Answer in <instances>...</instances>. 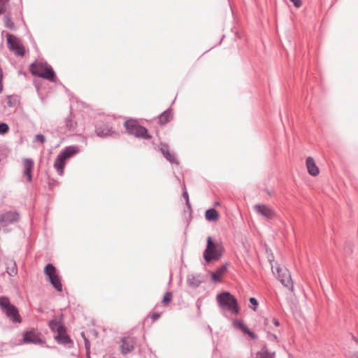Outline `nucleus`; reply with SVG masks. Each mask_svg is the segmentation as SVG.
Returning <instances> with one entry per match:
<instances>
[{
	"instance_id": "1",
	"label": "nucleus",
	"mask_w": 358,
	"mask_h": 358,
	"mask_svg": "<svg viewBox=\"0 0 358 358\" xmlns=\"http://www.w3.org/2000/svg\"><path fill=\"white\" fill-rule=\"evenodd\" d=\"M217 302L219 306L227 310L234 315L239 312L238 301L235 296L229 292H223L216 296Z\"/></svg>"
},
{
	"instance_id": "2",
	"label": "nucleus",
	"mask_w": 358,
	"mask_h": 358,
	"mask_svg": "<svg viewBox=\"0 0 358 358\" xmlns=\"http://www.w3.org/2000/svg\"><path fill=\"white\" fill-rule=\"evenodd\" d=\"M224 247L220 242L214 243L210 236L207 238L206 248L203 257L207 262L218 260L223 254Z\"/></svg>"
},
{
	"instance_id": "3",
	"label": "nucleus",
	"mask_w": 358,
	"mask_h": 358,
	"mask_svg": "<svg viewBox=\"0 0 358 358\" xmlns=\"http://www.w3.org/2000/svg\"><path fill=\"white\" fill-rule=\"evenodd\" d=\"M0 308L6 317L13 323H21L22 318L17 308L12 304L8 297L0 296Z\"/></svg>"
},
{
	"instance_id": "4",
	"label": "nucleus",
	"mask_w": 358,
	"mask_h": 358,
	"mask_svg": "<svg viewBox=\"0 0 358 358\" xmlns=\"http://www.w3.org/2000/svg\"><path fill=\"white\" fill-rule=\"evenodd\" d=\"M30 71L31 74L47 79L51 82H55L57 80L54 70L47 64L33 63L30 66Z\"/></svg>"
},
{
	"instance_id": "5",
	"label": "nucleus",
	"mask_w": 358,
	"mask_h": 358,
	"mask_svg": "<svg viewBox=\"0 0 358 358\" xmlns=\"http://www.w3.org/2000/svg\"><path fill=\"white\" fill-rule=\"evenodd\" d=\"M79 152L78 146H68L65 148L57 157L55 160L54 167L59 175L62 176L64 173L66 160Z\"/></svg>"
},
{
	"instance_id": "6",
	"label": "nucleus",
	"mask_w": 358,
	"mask_h": 358,
	"mask_svg": "<svg viewBox=\"0 0 358 358\" xmlns=\"http://www.w3.org/2000/svg\"><path fill=\"white\" fill-rule=\"evenodd\" d=\"M124 126L130 135H134L137 138L150 139L152 138L151 135L148 133L145 127L140 125L137 121L134 120H126Z\"/></svg>"
},
{
	"instance_id": "7",
	"label": "nucleus",
	"mask_w": 358,
	"mask_h": 358,
	"mask_svg": "<svg viewBox=\"0 0 358 358\" xmlns=\"http://www.w3.org/2000/svg\"><path fill=\"white\" fill-rule=\"evenodd\" d=\"M44 273L53 287L57 291L61 292L62 290V284L61 278L57 273L56 268L52 264H48L44 268Z\"/></svg>"
},
{
	"instance_id": "8",
	"label": "nucleus",
	"mask_w": 358,
	"mask_h": 358,
	"mask_svg": "<svg viewBox=\"0 0 358 358\" xmlns=\"http://www.w3.org/2000/svg\"><path fill=\"white\" fill-rule=\"evenodd\" d=\"M6 36L9 50L17 56H24L25 53L24 48L20 43L19 39L10 34H7Z\"/></svg>"
},
{
	"instance_id": "9",
	"label": "nucleus",
	"mask_w": 358,
	"mask_h": 358,
	"mask_svg": "<svg viewBox=\"0 0 358 358\" xmlns=\"http://www.w3.org/2000/svg\"><path fill=\"white\" fill-rule=\"evenodd\" d=\"M278 278L281 283L288 289H292L293 283L289 271L285 268H276Z\"/></svg>"
},
{
	"instance_id": "10",
	"label": "nucleus",
	"mask_w": 358,
	"mask_h": 358,
	"mask_svg": "<svg viewBox=\"0 0 358 358\" xmlns=\"http://www.w3.org/2000/svg\"><path fill=\"white\" fill-rule=\"evenodd\" d=\"M255 212L266 220H271L275 216V212L273 208L265 204H256L254 206Z\"/></svg>"
},
{
	"instance_id": "11",
	"label": "nucleus",
	"mask_w": 358,
	"mask_h": 358,
	"mask_svg": "<svg viewBox=\"0 0 358 358\" xmlns=\"http://www.w3.org/2000/svg\"><path fill=\"white\" fill-rule=\"evenodd\" d=\"M22 342L36 345L43 343L40 334L34 329L24 332Z\"/></svg>"
},
{
	"instance_id": "12",
	"label": "nucleus",
	"mask_w": 358,
	"mask_h": 358,
	"mask_svg": "<svg viewBox=\"0 0 358 358\" xmlns=\"http://www.w3.org/2000/svg\"><path fill=\"white\" fill-rule=\"evenodd\" d=\"M19 214L16 211H8L0 215V224L2 227L17 222Z\"/></svg>"
},
{
	"instance_id": "13",
	"label": "nucleus",
	"mask_w": 358,
	"mask_h": 358,
	"mask_svg": "<svg viewBox=\"0 0 358 358\" xmlns=\"http://www.w3.org/2000/svg\"><path fill=\"white\" fill-rule=\"evenodd\" d=\"M135 341L133 337H124L122 339L121 349L122 354L125 355L134 350Z\"/></svg>"
},
{
	"instance_id": "14",
	"label": "nucleus",
	"mask_w": 358,
	"mask_h": 358,
	"mask_svg": "<svg viewBox=\"0 0 358 358\" xmlns=\"http://www.w3.org/2000/svg\"><path fill=\"white\" fill-rule=\"evenodd\" d=\"M55 339L59 344H62L68 348H71L73 342L69 338V336L66 334V329L64 331H62L61 333L57 334L55 336Z\"/></svg>"
},
{
	"instance_id": "15",
	"label": "nucleus",
	"mask_w": 358,
	"mask_h": 358,
	"mask_svg": "<svg viewBox=\"0 0 358 358\" xmlns=\"http://www.w3.org/2000/svg\"><path fill=\"white\" fill-rule=\"evenodd\" d=\"M24 165V174L27 176L29 182H31L32 180L31 172L34 166V161L31 159H24L23 161Z\"/></svg>"
},
{
	"instance_id": "16",
	"label": "nucleus",
	"mask_w": 358,
	"mask_h": 358,
	"mask_svg": "<svg viewBox=\"0 0 358 358\" xmlns=\"http://www.w3.org/2000/svg\"><path fill=\"white\" fill-rule=\"evenodd\" d=\"M306 162L308 173L313 176H317L320 173L319 168L315 164L314 159L311 157H308Z\"/></svg>"
},
{
	"instance_id": "17",
	"label": "nucleus",
	"mask_w": 358,
	"mask_h": 358,
	"mask_svg": "<svg viewBox=\"0 0 358 358\" xmlns=\"http://www.w3.org/2000/svg\"><path fill=\"white\" fill-rule=\"evenodd\" d=\"M160 151L162 153L163 156L171 164H178V162L176 159L173 155H172L169 152V148L167 145H162V147L160 148Z\"/></svg>"
},
{
	"instance_id": "18",
	"label": "nucleus",
	"mask_w": 358,
	"mask_h": 358,
	"mask_svg": "<svg viewBox=\"0 0 358 358\" xmlns=\"http://www.w3.org/2000/svg\"><path fill=\"white\" fill-rule=\"evenodd\" d=\"M228 264H225L218 268L215 272L212 273L211 278L215 282H219L221 280L222 276L225 273L227 269Z\"/></svg>"
},
{
	"instance_id": "19",
	"label": "nucleus",
	"mask_w": 358,
	"mask_h": 358,
	"mask_svg": "<svg viewBox=\"0 0 358 358\" xmlns=\"http://www.w3.org/2000/svg\"><path fill=\"white\" fill-rule=\"evenodd\" d=\"M6 272L11 277L15 276L17 273V267L15 261L13 259H7Z\"/></svg>"
},
{
	"instance_id": "20",
	"label": "nucleus",
	"mask_w": 358,
	"mask_h": 358,
	"mask_svg": "<svg viewBox=\"0 0 358 358\" xmlns=\"http://www.w3.org/2000/svg\"><path fill=\"white\" fill-rule=\"evenodd\" d=\"M48 326L50 329L57 334L66 329L62 323L57 320H52L49 322Z\"/></svg>"
},
{
	"instance_id": "21",
	"label": "nucleus",
	"mask_w": 358,
	"mask_h": 358,
	"mask_svg": "<svg viewBox=\"0 0 358 358\" xmlns=\"http://www.w3.org/2000/svg\"><path fill=\"white\" fill-rule=\"evenodd\" d=\"M236 327H238L243 332L248 334L251 338L256 339L257 335L250 331L248 327L241 321H236L234 322Z\"/></svg>"
},
{
	"instance_id": "22",
	"label": "nucleus",
	"mask_w": 358,
	"mask_h": 358,
	"mask_svg": "<svg viewBox=\"0 0 358 358\" xmlns=\"http://www.w3.org/2000/svg\"><path fill=\"white\" fill-rule=\"evenodd\" d=\"M187 282L188 286L193 288H196L201 285V280L199 276L189 275L187 276Z\"/></svg>"
},
{
	"instance_id": "23",
	"label": "nucleus",
	"mask_w": 358,
	"mask_h": 358,
	"mask_svg": "<svg viewBox=\"0 0 358 358\" xmlns=\"http://www.w3.org/2000/svg\"><path fill=\"white\" fill-rule=\"evenodd\" d=\"M114 133L112 128H110L108 127H96V134L97 136L101 137H105L108 136H110Z\"/></svg>"
},
{
	"instance_id": "24",
	"label": "nucleus",
	"mask_w": 358,
	"mask_h": 358,
	"mask_svg": "<svg viewBox=\"0 0 358 358\" xmlns=\"http://www.w3.org/2000/svg\"><path fill=\"white\" fill-rule=\"evenodd\" d=\"M205 217L208 221H216L219 218V213L215 208H210L206 211Z\"/></svg>"
},
{
	"instance_id": "25",
	"label": "nucleus",
	"mask_w": 358,
	"mask_h": 358,
	"mask_svg": "<svg viewBox=\"0 0 358 358\" xmlns=\"http://www.w3.org/2000/svg\"><path fill=\"white\" fill-rule=\"evenodd\" d=\"M172 118L171 110L170 109L165 110L159 116V122L161 124H165Z\"/></svg>"
},
{
	"instance_id": "26",
	"label": "nucleus",
	"mask_w": 358,
	"mask_h": 358,
	"mask_svg": "<svg viewBox=\"0 0 358 358\" xmlns=\"http://www.w3.org/2000/svg\"><path fill=\"white\" fill-rule=\"evenodd\" d=\"M256 358H274V353H270L264 348L257 354Z\"/></svg>"
},
{
	"instance_id": "27",
	"label": "nucleus",
	"mask_w": 358,
	"mask_h": 358,
	"mask_svg": "<svg viewBox=\"0 0 358 358\" xmlns=\"http://www.w3.org/2000/svg\"><path fill=\"white\" fill-rule=\"evenodd\" d=\"M4 25L8 29L11 30L15 29L14 22L12 21L11 17L8 15H6L3 17Z\"/></svg>"
},
{
	"instance_id": "28",
	"label": "nucleus",
	"mask_w": 358,
	"mask_h": 358,
	"mask_svg": "<svg viewBox=\"0 0 358 358\" xmlns=\"http://www.w3.org/2000/svg\"><path fill=\"white\" fill-rule=\"evenodd\" d=\"M76 123L71 118H66L65 120V127L68 131H73L76 127Z\"/></svg>"
},
{
	"instance_id": "29",
	"label": "nucleus",
	"mask_w": 358,
	"mask_h": 358,
	"mask_svg": "<svg viewBox=\"0 0 358 358\" xmlns=\"http://www.w3.org/2000/svg\"><path fill=\"white\" fill-rule=\"evenodd\" d=\"M182 197L185 199L187 206L188 207V208L190 209L191 208V204H190V202H189V194H188V192L187 191L185 185H184L183 187H182Z\"/></svg>"
},
{
	"instance_id": "30",
	"label": "nucleus",
	"mask_w": 358,
	"mask_h": 358,
	"mask_svg": "<svg viewBox=\"0 0 358 358\" xmlns=\"http://www.w3.org/2000/svg\"><path fill=\"white\" fill-rule=\"evenodd\" d=\"M9 130V127L6 123H0V135L6 134Z\"/></svg>"
},
{
	"instance_id": "31",
	"label": "nucleus",
	"mask_w": 358,
	"mask_h": 358,
	"mask_svg": "<svg viewBox=\"0 0 358 358\" xmlns=\"http://www.w3.org/2000/svg\"><path fill=\"white\" fill-rule=\"evenodd\" d=\"M34 141L44 143L46 141L45 136L43 134H37L35 136Z\"/></svg>"
},
{
	"instance_id": "32",
	"label": "nucleus",
	"mask_w": 358,
	"mask_h": 358,
	"mask_svg": "<svg viewBox=\"0 0 358 358\" xmlns=\"http://www.w3.org/2000/svg\"><path fill=\"white\" fill-rule=\"evenodd\" d=\"M172 294L169 292H166V294H164V297H163V299H162V302L164 303H167L169 302H170L172 299Z\"/></svg>"
},
{
	"instance_id": "33",
	"label": "nucleus",
	"mask_w": 358,
	"mask_h": 358,
	"mask_svg": "<svg viewBox=\"0 0 358 358\" xmlns=\"http://www.w3.org/2000/svg\"><path fill=\"white\" fill-rule=\"evenodd\" d=\"M9 0H0V15L5 13V5Z\"/></svg>"
},
{
	"instance_id": "34",
	"label": "nucleus",
	"mask_w": 358,
	"mask_h": 358,
	"mask_svg": "<svg viewBox=\"0 0 358 358\" xmlns=\"http://www.w3.org/2000/svg\"><path fill=\"white\" fill-rule=\"evenodd\" d=\"M249 301H250V303L252 305V306H253V307H252V309H253L254 310H257V306H258V301H257V300L255 298H254V297H250V299H249Z\"/></svg>"
},
{
	"instance_id": "35",
	"label": "nucleus",
	"mask_w": 358,
	"mask_h": 358,
	"mask_svg": "<svg viewBox=\"0 0 358 358\" xmlns=\"http://www.w3.org/2000/svg\"><path fill=\"white\" fill-rule=\"evenodd\" d=\"M2 80H3V70H2L1 67L0 66V93L2 92V90H3Z\"/></svg>"
},
{
	"instance_id": "36",
	"label": "nucleus",
	"mask_w": 358,
	"mask_h": 358,
	"mask_svg": "<svg viewBox=\"0 0 358 358\" xmlns=\"http://www.w3.org/2000/svg\"><path fill=\"white\" fill-rule=\"evenodd\" d=\"M295 7L299 8L302 5V2L301 0H290Z\"/></svg>"
},
{
	"instance_id": "37",
	"label": "nucleus",
	"mask_w": 358,
	"mask_h": 358,
	"mask_svg": "<svg viewBox=\"0 0 358 358\" xmlns=\"http://www.w3.org/2000/svg\"><path fill=\"white\" fill-rule=\"evenodd\" d=\"M160 317V313H155L151 315V318L153 321H156Z\"/></svg>"
},
{
	"instance_id": "38",
	"label": "nucleus",
	"mask_w": 358,
	"mask_h": 358,
	"mask_svg": "<svg viewBox=\"0 0 358 358\" xmlns=\"http://www.w3.org/2000/svg\"><path fill=\"white\" fill-rule=\"evenodd\" d=\"M268 338L271 340H273V341H277L278 340V337L275 334H270L268 335Z\"/></svg>"
},
{
	"instance_id": "39",
	"label": "nucleus",
	"mask_w": 358,
	"mask_h": 358,
	"mask_svg": "<svg viewBox=\"0 0 358 358\" xmlns=\"http://www.w3.org/2000/svg\"><path fill=\"white\" fill-rule=\"evenodd\" d=\"M272 321L275 327H278L280 325L279 321L276 318H273Z\"/></svg>"
},
{
	"instance_id": "40",
	"label": "nucleus",
	"mask_w": 358,
	"mask_h": 358,
	"mask_svg": "<svg viewBox=\"0 0 358 358\" xmlns=\"http://www.w3.org/2000/svg\"><path fill=\"white\" fill-rule=\"evenodd\" d=\"M85 347H86L87 350H90L89 341L87 340H86V339H85Z\"/></svg>"
},
{
	"instance_id": "41",
	"label": "nucleus",
	"mask_w": 358,
	"mask_h": 358,
	"mask_svg": "<svg viewBox=\"0 0 358 358\" xmlns=\"http://www.w3.org/2000/svg\"><path fill=\"white\" fill-rule=\"evenodd\" d=\"M264 323L265 325H268V318H265L264 319Z\"/></svg>"
},
{
	"instance_id": "42",
	"label": "nucleus",
	"mask_w": 358,
	"mask_h": 358,
	"mask_svg": "<svg viewBox=\"0 0 358 358\" xmlns=\"http://www.w3.org/2000/svg\"><path fill=\"white\" fill-rule=\"evenodd\" d=\"M8 103V105L9 106H13L12 101H10V99H8V103Z\"/></svg>"
},
{
	"instance_id": "43",
	"label": "nucleus",
	"mask_w": 358,
	"mask_h": 358,
	"mask_svg": "<svg viewBox=\"0 0 358 358\" xmlns=\"http://www.w3.org/2000/svg\"><path fill=\"white\" fill-rule=\"evenodd\" d=\"M352 358H358V352L355 353V354L352 355Z\"/></svg>"
},
{
	"instance_id": "44",
	"label": "nucleus",
	"mask_w": 358,
	"mask_h": 358,
	"mask_svg": "<svg viewBox=\"0 0 358 358\" xmlns=\"http://www.w3.org/2000/svg\"><path fill=\"white\" fill-rule=\"evenodd\" d=\"M90 358V357H89Z\"/></svg>"
}]
</instances>
